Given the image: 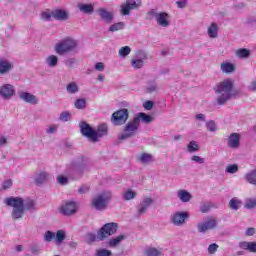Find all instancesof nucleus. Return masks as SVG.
Returning a JSON list of instances; mask_svg holds the SVG:
<instances>
[{
	"label": "nucleus",
	"mask_w": 256,
	"mask_h": 256,
	"mask_svg": "<svg viewBox=\"0 0 256 256\" xmlns=\"http://www.w3.org/2000/svg\"><path fill=\"white\" fill-rule=\"evenodd\" d=\"M233 87L234 82L230 78L225 79L216 85L214 91L217 95L216 101L218 105H225L227 101H231V99H234V97L239 95V92L234 90Z\"/></svg>",
	"instance_id": "nucleus-1"
},
{
	"label": "nucleus",
	"mask_w": 256,
	"mask_h": 256,
	"mask_svg": "<svg viewBox=\"0 0 256 256\" xmlns=\"http://www.w3.org/2000/svg\"><path fill=\"white\" fill-rule=\"evenodd\" d=\"M4 203L8 207H13L12 210V218L13 219H21L23 217V213H25V207L26 209H33L35 207V201L28 200L23 201V198L19 197H9L4 200Z\"/></svg>",
	"instance_id": "nucleus-2"
},
{
	"label": "nucleus",
	"mask_w": 256,
	"mask_h": 256,
	"mask_svg": "<svg viewBox=\"0 0 256 256\" xmlns=\"http://www.w3.org/2000/svg\"><path fill=\"white\" fill-rule=\"evenodd\" d=\"M77 45H79L77 40L67 37L55 45V51L58 55H65V53L75 51Z\"/></svg>",
	"instance_id": "nucleus-3"
},
{
	"label": "nucleus",
	"mask_w": 256,
	"mask_h": 256,
	"mask_svg": "<svg viewBox=\"0 0 256 256\" xmlns=\"http://www.w3.org/2000/svg\"><path fill=\"white\" fill-rule=\"evenodd\" d=\"M139 118H134L132 121L128 122L125 126L124 132L118 136L120 141H125V139H130L133 137L137 131H139Z\"/></svg>",
	"instance_id": "nucleus-4"
},
{
	"label": "nucleus",
	"mask_w": 256,
	"mask_h": 256,
	"mask_svg": "<svg viewBox=\"0 0 256 256\" xmlns=\"http://www.w3.org/2000/svg\"><path fill=\"white\" fill-rule=\"evenodd\" d=\"M110 199L111 192H104L93 199L92 205L97 211H103V209H107V203H109Z\"/></svg>",
	"instance_id": "nucleus-5"
},
{
	"label": "nucleus",
	"mask_w": 256,
	"mask_h": 256,
	"mask_svg": "<svg viewBox=\"0 0 256 256\" xmlns=\"http://www.w3.org/2000/svg\"><path fill=\"white\" fill-rule=\"evenodd\" d=\"M117 223H108L105 224L97 233V239L103 241L106 237H111L117 233Z\"/></svg>",
	"instance_id": "nucleus-6"
},
{
	"label": "nucleus",
	"mask_w": 256,
	"mask_h": 256,
	"mask_svg": "<svg viewBox=\"0 0 256 256\" xmlns=\"http://www.w3.org/2000/svg\"><path fill=\"white\" fill-rule=\"evenodd\" d=\"M129 119V110L121 109L117 112H114L112 115V122L114 125H124Z\"/></svg>",
	"instance_id": "nucleus-7"
},
{
	"label": "nucleus",
	"mask_w": 256,
	"mask_h": 256,
	"mask_svg": "<svg viewBox=\"0 0 256 256\" xmlns=\"http://www.w3.org/2000/svg\"><path fill=\"white\" fill-rule=\"evenodd\" d=\"M79 126L82 135L87 137L89 141H92V143H95V130H93V128H91V126L85 121L80 122Z\"/></svg>",
	"instance_id": "nucleus-8"
},
{
	"label": "nucleus",
	"mask_w": 256,
	"mask_h": 256,
	"mask_svg": "<svg viewBox=\"0 0 256 256\" xmlns=\"http://www.w3.org/2000/svg\"><path fill=\"white\" fill-rule=\"evenodd\" d=\"M150 15L155 18L156 23L160 27H169V14L165 12L157 13L155 10L150 11Z\"/></svg>",
	"instance_id": "nucleus-9"
},
{
	"label": "nucleus",
	"mask_w": 256,
	"mask_h": 256,
	"mask_svg": "<svg viewBox=\"0 0 256 256\" xmlns=\"http://www.w3.org/2000/svg\"><path fill=\"white\" fill-rule=\"evenodd\" d=\"M215 227H217V219L208 217L205 222L198 224L197 229L199 233H207V231L215 229Z\"/></svg>",
	"instance_id": "nucleus-10"
},
{
	"label": "nucleus",
	"mask_w": 256,
	"mask_h": 256,
	"mask_svg": "<svg viewBox=\"0 0 256 256\" xmlns=\"http://www.w3.org/2000/svg\"><path fill=\"white\" fill-rule=\"evenodd\" d=\"M141 7V0H126V3L121 6L122 15H129L133 9Z\"/></svg>",
	"instance_id": "nucleus-11"
},
{
	"label": "nucleus",
	"mask_w": 256,
	"mask_h": 256,
	"mask_svg": "<svg viewBox=\"0 0 256 256\" xmlns=\"http://www.w3.org/2000/svg\"><path fill=\"white\" fill-rule=\"evenodd\" d=\"M189 218V214L187 212H176L171 218V222L178 227L183 225L186 219Z\"/></svg>",
	"instance_id": "nucleus-12"
},
{
	"label": "nucleus",
	"mask_w": 256,
	"mask_h": 256,
	"mask_svg": "<svg viewBox=\"0 0 256 256\" xmlns=\"http://www.w3.org/2000/svg\"><path fill=\"white\" fill-rule=\"evenodd\" d=\"M19 98L22 99V101H25V103H30V105H37L39 103V99L37 96L29 93V92H18Z\"/></svg>",
	"instance_id": "nucleus-13"
},
{
	"label": "nucleus",
	"mask_w": 256,
	"mask_h": 256,
	"mask_svg": "<svg viewBox=\"0 0 256 256\" xmlns=\"http://www.w3.org/2000/svg\"><path fill=\"white\" fill-rule=\"evenodd\" d=\"M0 95L3 99H9L15 95V88L11 84H6L0 87Z\"/></svg>",
	"instance_id": "nucleus-14"
},
{
	"label": "nucleus",
	"mask_w": 256,
	"mask_h": 256,
	"mask_svg": "<svg viewBox=\"0 0 256 256\" xmlns=\"http://www.w3.org/2000/svg\"><path fill=\"white\" fill-rule=\"evenodd\" d=\"M63 215H75L77 213V204L75 202H66L61 207Z\"/></svg>",
	"instance_id": "nucleus-15"
},
{
	"label": "nucleus",
	"mask_w": 256,
	"mask_h": 256,
	"mask_svg": "<svg viewBox=\"0 0 256 256\" xmlns=\"http://www.w3.org/2000/svg\"><path fill=\"white\" fill-rule=\"evenodd\" d=\"M153 204V198L151 197H145L140 202L138 206V213L139 215H143V213H147V209H149V206Z\"/></svg>",
	"instance_id": "nucleus-16"
},
{
	"label": "nucleus",
	"mask_w": 256,
	"mask_h": 256,
	"mask_svg": "<svg viewBox=\"0 0 256 256\" xmlns=\"http://www.w3.org/2000/svg\"><path fill=\"white\" fill-rule=\"evenodd\" d=\"M241 143V135L239 133H232L228 138V147L231 149H238Z\"/></svg>",
	"instance_id": "nucleus-17"
},
{
	"label": "nucleus",
	"mask_w": 256,
	"mask_h": 256,
	"mask_svg": "<svg viewBox=\"0 0 256 256\" xmlns=\"http://www.w3.org/2000/svg\"><path fill=\"white\" fill-rule=\"evenodd\" d=\"M52 17L57 21H67V19H69V14L65 10L57 9L52 11Z\"/></svg>",
	"instance_id": "nucleus-18"
},
{
	"label": "nucleus",
	"mask_w": 256,
	"mask_h": 256,
	"mask_svg": "<svg viewBox=\"0 0 256 256\" xmlns=\"http://www.w3.org/2000/svg\"><path fill=\"white\" fill-rule=\"evenodd\" d=\"M135 119H138L139 125H141V122L144 123L145 125H149V123H153L155 118H153V116H151V115H148L146 113L140 112L135 117Z\"/></svg>",
	"instance_id": "nucleus-19"
},
{
	"label": "nucleus",
	"mask_w": 256,
	"mask_h": 256,
	"mask_svg": "<svg viewBox=\"0 0 256 256\" xmlns=\"http://www.w3.org/2000/svg\"><path fill=\"white\" fill-rule=\"evenodd\" d=\"M98 14L105 23H111L113 21V12H109L107 9L100 8Z\"/></svg>",
	"instance_id": "nucleus-20"
},
{
	"label": "nucleus",
	"mask_w": 256,
	"mask_h": 256,
	"mask_svg": "<svg viewBox=\"0 0 256 256\" xmlns=\"http://www.w3.org/2000/svg\"><path fill=\"white\" fill-rule=\"evenodd\" d=\"M177 197L182 201V203H189L193 196L187 190L180 189L177 191Z\"/></svg>",
	"instance_id": "nucleus-21"
},
{
	"label": "nucleus",
	"mask_w": 256,
	"mask_h": 256,
	"mask_svg": "<svg viewBox=\"0 0 256 256\" xmlns=\"http://www.w3.org/2000/svg\"><path fill=\"white\" fill-rule=\"evenodd\" d=\"M13 69V64L7 61L6 59H0V74L5 75V73H9Z\"/></svg>",
	"instance_id": "nucleus-22"
},
{
	"label": "nucleus",
	"mask_w": 256,
	"mask_h": 256,
	"mask_svg": "<svg viewBox=\"0 0 256 256\" xmlns=\"http://www.w3.org/2000/svg\"><path fill=\"white\" fill-rule=\"evenodd\" d=\"M239 247L240 249H245L250 253H256V242L243 241L239 243Z\"/></svg>",
	"instance_id": "nucleus-23"
},
{
	"label": "nucleus",
	"mask_w": 256,
	"mask_h": 256,
	"mask_svg": "<svg viewBox=\"0 0 256 256\" xmlns=\"http://www.w3.org/2000/svg\"><path fill=\"white\" fill-rule=\"evenodd\" d=\"M49 181V174L47 172H40L35 176L36 185H43V183H47Z\"/></svg>",
	"instance_id": "nucleus-24"
},
{
	"label": "nucleus",
	"mask_w": 256,
	"mask_h": 256,
	"mask_svg": "<svg viewBox=\"0 0 256 256\" xmlns=\"http://www.w3.org/2000/svg\"><path fill=\"white\" fill-rule=\"evenodd\" d=\"M95 143L101 139V137H104V135H107V126L106 124H101L98 126V129L95 130Z\"/></svg>",
	"instance_id": "nucleus-25"
},
{
	"label": "nucleus",
	"mask_w": 256,
	"mask_h": 256,
	"mask_svg": "<svg viewBox=\"0 0 256 256\" xmlns=\"http://www.w3.org/2000/svg\"><path fill=\"white\" fill-rule=\"evenodd\" d=\"M220 69H221L222 73H234L235 64H233L231 62H224V63H221Z\"/></svg>",
	"instance_id": "nucleus-26"
},
{
	"label": "nucleus",
	"mask_w": 256,
	"mask_h": 256,
	"mask_svg": "<svg viewBox=\"0 0 256 256\" xmlns=\"http://www.w3.org/2000/svg\"><path fill=\"white\" fill-rule=\"evenodd\" d=\"M78 8L81 13H85L86 15H91V13H93L95 10L93 4H78Z\"/></svg>",
	"instance_id": "nucleus-27"
},
{
	"label": "nucleus",
	"mask_w": 256,
	"mask_h": 256,
	"mask_svg": "<svg viewBox=\"0 0 256 256\" xmlns=\"http://www.w3.org/2000/svg\"><path fill=\"white\" fill-rule=\"evenodd\" d=\"M138 161L140 163H143L144 165H147L148 163H153V161H155V160L153 159V156L151 154L142 153L138 157Z\"/></svg>",
	"instance_id": "nucleus-28"
},
{
	"label": "nucleus",
	"mask_w": 256,
	"mask_h": 256,
	"mask_svg": "<svg viewBox=\"0 0 256 256\" xmlns=\"http://www.w3.org/2000/svg\"><path fill=\"white\" fill-rule=\"evenodd\" d=\"M219 33V27L217 26V23H212L210 27L208 28V35L211 37V39L217 38V35Z\"/></svg>",
	"instance_id": "nucleus-29"
},
{
	"label": "nucleus",
	"mask_w": 256,
	"mask_h": 256,
	"mask_svg": "<svg viewBox=\"0 0 256 256\" xmlns=\"http://www.w3.org/2000/svg\"><path fill=\"white\" fill-rule=\"evenodd\" d=\"M135 197H137V192L131 189H128L122 193L123 201H131L132 199H135Z\"/></svg>",
	"instance_id": "nucleus-30"
},
{
	"label": "nucleus",
	"mask_w": 256,
	"mask_h": 256,
	"mask_svg": "<svg viewBox=\"0 0 256 256\" xmlns=\"http://www.w3.org/2000/svg\"><path fill=\"white\" fill-rule=\"evenodd\" d=\"M250 55L251 52L245 48L236 50V57H238V59H249Z\"/></svg>",
	"instance_id": "nucleus-31"
},
{
	"label": "nucleus",
	"mask_w": 256,
	"mask_h": 256,
	"mask_svg": "<svg viewBox=\"0 0 256 256\" xmlns=\"http://www.w3.org/2000/svg\"><path fill=\"white\" fill-rule=\"evenodd\" d=\"M143 59H147V56L144 55L142 59H132L131 66L133 67V69H142L143 65H145Z\"/></svg>",
	"instance_id": "nucleus-32"
},
{
	"label": "nucleus",
	"mask_w": 256,
	"mask_h": 256,
	"mask_svg": "<svg viewBox=\"0 0 256 256\" xmlns=\"http://www.w3.org/2000/svg\"><path fill=\"white\" fill-rule=\"evenodd\" d=\"M46 63L48 67H57V63H59V58L55 55H50L46 59Z\"/></svg>",
	"instance_id": "nucleus-33"
},
{
	"label": "nucleus",
	"mask_w": 256,
	"mask_h": 256,
	"mask_svg": "<svg viewBox=\"0 0 256 256\" xmlns=\"http://www.w3.org/2000/svg\"><path fill=\"white\" fill-rule=\"evenodd\" d=\"M246 181L251 185H256V170H252L251 172L245 175Z\"/></svg>",
	"instance_id": "nucleus-34"
},
{
	"label": "nucleus",
	"mask_w": 256,
	"mask_h": 256,
	"mask_svg": "<svg viewBox=\"0 0 256 256\" xmlns=\"http://www.w3.org/2000/svg\"><path fill=\"white\" fill-rule=\"evenodd\" d=\"M124 240H125V235L117 236L115 238L110 239L109 246L117 247V245H119V243H121V241H124Z\"/></svg>",
	"instance_id": "nucleus-35"
},
{
	"label": "nucleus",
	"mask_w": 256,
	"mask_h": 256,
	"mask_svg": "<svg viewBox=\"0 0 256 256\" xmlns=\"http://www.w3.org/2000/svg\"><path fill=\"white\" fill-rule=\"evenodd\" d=\"M66 91H67V93H70V94L73 95V94L79 92V86H77V83L71 82V83H69V84L67 85Z\"/></svg>",
	"instance_id": "nucleus-36"
},
{
	"label": "nucleus",
	"mask_w": 256,
	"mask_h": 256,
	"mask_svg": "<svg viewBox=\"0 0 256 256\" xmlns=\"http://www.w3.org/2000/svg\"><path fill=\"white\" fill-rule=\"evenodd\" d=\"M63 241H65V231L58 230L55 235V242L57 243V245H61Z\"/></svg>",
	"instance_id": "nucleus-37"
},
{
	"label": "nucleus",
	"mask_w": 256,
	"mask_h": 256,
	"mask_svg": "<svg viewBox=\"0 0 256 256\" xmlns=\"http://www.w3.org/2000/svg\"><path fill=\"white\" fill-rule=\"evenodd\" d=\"M188 153H195V151H199V144H197V141L192 140L187 145Z\"/></svg>",
	"instance_id": "nucleus-38"
},
{
	"label": "nucleus",
	"mask_w": 256,
	"mask_h": 256,
	"mask_svg": "<svg viewBox=\"0 0 256 256\" xmlns=\"http://www.w3.org/2000/svg\"><path fill=\"white\" fill-rule=\"evenodd\" d=\"M230 209H233L234 211H237L241 207V200L237 198H232L229 202Z\"/></svg>",
	"instance_id": "nucleus-39"
},
{
	"label": "nucleus",
	"mask_w": 256,
	"mask_h": 256,
	"mask_svg": "<svg viewBox=\"0 0 256 256\" xmlns=\"http://www.w3.org/2000/svg\"><path fill=\"white\" fill-rule=\"evenodd\" d=\"M145 255L146 256H160L161 255V251H159L156 248L149 247V248L145 249Z\"/></svg>",
	"instance_id": "nucleus-40"
},
{
	"label": "nucleus",
	"mask_w": 256,
	"mask_h": 256,
	"mask_svg": "<svg viewBox=\"0 0 256 256\" xmlns=\"http://www.w3.org/2000/svg\"><path fill=\"white\" fill-rule=\"evenodd\" d=\"M130 53H131V47H129V46L121 47L118 52L119 57H122V58L127 57V55H129Z\"/></svg>",
	"instance_id": "nucleus-41"
},
{
	"label": "nucleus",
	"mask_w": 256,
	"mask_h": 256,
	"mask_svg": "<svg viewBox=\"0 0 256 256\" xmlns=\"http://www.w3.org/2000/svg\"><path fill=\"white\" fill-rule=\"evenodd\" d=\"M256 207V198H247L245 201L246 209H254Z\"/></svg>",
	"instance_id": "nucleus-42"
},
{
	"label": "nucleus",
	"mask_w": 256,
	"mask_h": 256,
	"mask_svg": "<svg viewBox=\"0 0 256 256\" xmlns=\"http://www.w3.org/2000/svg\"><path fill=\"white\" fill-rule=\"evenodd\" d=\"M124 27H125V23L118 22L116 24L111 25L109 28V31H111L112 33L115 31H121V29H123Z\"/></svg>",
	"instance_id": "nucleus-43"
},
{
	"label": "nucleus",
	"mask_w": 256,
	"mask_h": 256,
	"mask_svg": "<svg viewBox=\"0 0 256 256\" xmlns=\"http://www.w3.org/2000/svg\"><path fill=\"white\" fill-rule=\"evenodd\" d=\"M237 171H239V166L237 164H229L228 166H226V173H237Z\"/></svg>",
	"instance_id": "nucleus-44"
},
{
	"label": "nucleus",
	"mask_w": 256,
	"mask_h": 256,
	"mask_svg": "<svg viewBox=\"0 0 256 256\" xmlns=\"http://www.w3.org/2000/svg\"><path fill=\"white\" fill-rule=\"evenodd\" d=\"M51 17H53V11L51 12L49 10H46L41 13V19L43 21H51Z\"/></svg>",
	"instance_id": "nucleus-45"
},
{
	"label": "nucleus",
	"mask_w": 256,
	"mask_h": 256,
	"mask_svg": "<svg viewBox=\"0 0 256 256\" xmlns=\"http://www.w3.org/2000/svg\"><path fill=\"white\" fill-rule=\"evenodd\" d=\"M76 109H85L87 107V101L85 99H78L75 102Z\"/></svg>",
	"instance_id": "nucleus-46"
},
{
	"label": "nucleus",
	"mask_w": 256,
	"mask_h": 256,
	"mask_svg": "<svg viewBox=\"0 0 256 256\" xmlns=\"http://www.w3.org/2000/svg\"><path fill=\"white\" fill-rule=\"evenodd\" d=\"M53 239H55V233H54V232L47 231V232L44 234V240H45L47 243H50V241H53Z\"/></svg>",
	"instance_id": "nucleus-47"
},
{
	"label": "nucleus",
	"mask_w": 256,
	"mask_h": 256,
	"mask_svg": "<svg viewBox=\"0 0 256 256\" xmlns=\"http://www.w3.org/2000/svg\"><path fill=\"white\" fill-rule=\"evenodd\" d=\"M206 127L208 131L215 132L217 131V125L215 124V121L210 120L206 123Z\"/></svg>",
	"instance_id": "nucleus-48"
},
{
	"label": "nucleus",
	"mask_w": 256,
	"mask_h": 256,
	"mask_svg": "<svg viewBox=\"0 0 256 256\" xmlns=\"http://www.w3.org/2000/svg\"><path fill=\"white\" fill-rule=\"evenodd\" d=\"M210 209H211V203L209 202H205L200 206L201 213H207L209 212Z\"/></svg>",
	"instance_id": "nucleus-49"
},
{
	"label": "nucleus",
	"mask_w": 256,
	"mask_h": 256,
	"mask_svg": "<svg viewBox=\"0 0 256 256\" xmlns=\"http://www.w3.org/2000/svg\"><path fill=\"white\" fill-rule=\"evenodd\" d=\"M96 256H111V250L99 249L96 252Z\"/></svg>",
	"instance_id": "nucleus-50"
},
{
	"label": "nucleus",
	"mask_w": 256,
	"mask_h": 256,
	"mask_svg": "<svg viewBox=\"0 0 256 256\" xmlns=\"http://www.w3.org/2000/svg\"><path fill=\"white\" fill-rule=\"evenodd\" d=\"M60 121H71V113L62 112L59 117Z\"/></svg>",
	"instance_id": "nucleus-51"
},
{
	"label": "nucleus",
	"mask_w": 256,
	"mask_h": 256,
	"mask_svg": "<svg viewBox=\"0 0 256 256\" xmlns=\"http://www.w3.org/2000/svg\"><path fill=\"white\" fill-rule=\"evenodd\" d=\"M218 249H219V245H217L216 243H213V244L209 245L208 253L210 255H213V253H215Z\"/></svg>",
	"instance_id": "nucleus-52"
},
{
	"label": "nucleus",
	"mask_w": 256,
	"mask_h": 256,
	"mask_svg": "<svg viewBox=\"0 0 256 256\" xmlns=\"http://www.w3.org/2000/svg\"><path fill=\"white\" fill-rule=\"evenodd\" d=\"M57 181L60 185H67V183H69V180L67 179V177L63 176V175H59L57 177Z\"/></svg>",
	"instance_id": "nucleus-53"
},
{
	"label": "nucleus",
	"mask_w": 256,
	"mask_h": 256,
	"mask_svg": "<svg viewBox=\"0 0 256 256\" xmlns=\"http://www.w3.org/2000/svg\"><path fill=\"white\" fill-rule=\"evenodd\" d=\"M154 91H157V83L151 82V83L148 84V86H147V92H148V93H153Z\"/></svg>",
	"instance_id": "nucleus-54"
},
{
	"label": "nucleus",
	"mask_w": 256,
	"mask_h": 256,
	"mask_svg": "<svg viewBox=\"0 0 256 256\" xmlns=\"http://www.w3.org/2000/svg\"><path fill=\"white\" fill-rule=\"evenodd\" d=\"M85 239H86V243H93L95 242V239H97V236H95V234L93 233H88Z\"/></svg>",
	"instance_id": "nucleus-55"
},
{
	"label": "nucleus",
	"mask_w": 256,
	"mask_h": 256,
	"mask_svg": "<svg viewBox=\"0 0 256 256\" xmlns=\"http://www.w3.org/2000/svg\"><path fill=\"white\" fill-rule=\"evenodd\" d=\"M153 105H154L153 101H146L143 103V107L147 111H151V109H153Z\"/></svg>",
	"instance_id": "nucleus-56"
},
{
	"label": "nucleus",
	"mask_w": 256,
	"mask_h": 256,
	"mask_svg": "<svg viewBox=\"0 0 256 256\" xmlns=\"http://www.w3.org/2000/svg\"><path fill=\"white\" fill-rule=\"evenodd\" d=\"M192 161H195V163H199L200 165H203L205 163V159L201 158L200 156H192Z\"/></svg>",
	"instance_id": "nucleus-57"
},
{
	"label": "nucleus",
	"mask_w": 256,
	"mask_h": 256,
	"mask_svg": "<svg viewBox=\"0 0 256 256\" xmlns=\"http://www.w3.org/2000/svg\"><path fill=\"white\" fill-rule=\"evenodd\" d=\"M95 69L96 71H105V65L103 64V62H98L95 65Z\"/></svg>",
	"instance_id": "nucleus-58"
},
{
	"label": "nucleus",
	"mask_w": 256,
	"mask_h": 256,
	"mask_svg": "<svg viewBox=\"0 0 256 256\" xmlns=\"http://www.w3.org/2000/svg\"><path fill=\"white\" fill-rule=\"evenodd\" d=\"M13 185V181L12 180H6L3 182V189H9L11 188V186Z\"/></svg>",
	"instance_id": "nucleus-59"
},
{
	"label": "nucleus",
	"mask_w": 256,
	"mask_h": 256,
	"mask_svg": "<svg viewBox=\"0 0 256 256\" xmlns=\"http://www.w3.org/2000/svg\"><path fill=\"white\" fill-rule=\"evenodd\" d=\"M179 9H184V7H187V0H180L176 2Z\"/></svg>",
	"instance_id": "nucleus-60"
},
{
	"label": "nucleus",
	"mask_w": 256,
	"mask_h": 256,
	"mask_svg": "<svg viewBox=\"0 0 256 256\" xmlns=\"http://www.w3.org/2000/svg\"><path fill=\"white\" fill-rule=\"evenodd\" d=\"M248 91L255 92L256 91V80H252L250 85L248 86Z\"/></svg>",
	"instance_id": "nucleus-61"
},
{
	"label": "nucleus",
	"mask_w": 256,
	"mask_h": 256,
	"mask_svg": "<svg viewBox=\"0 0 256 256\" xmlns=\"http://www.w3.org/2000/svg\"><path fill=\"white\" fill-rule=\"evenodd\" d=\"M87 191H89V186L87 185L81 186L78 190L79 193H87Z\"/></svg>",
	"instance_id": "nucleus-62"
},
{
	"label": "nucleus",
	"mask_w": 256,
	"mask_h": 256,
	"mask_svg": "<svg viewBox=\"0 0 256 256\" xmlns=\"http://www.w3.org/2000/svg\"><path fill=\"white\" fill-rule=\"evenodd\" d=\"M246 235L248 237H252V235H255V228H248L246 231Z\"/></svg>",
	"instance_id": "nucleus-63"
},
{
	"label": "nucleus",
	"mask_w": 256,
	"mask_h": 256,
	"mask_svg": "<svg viewBox=\"0 0 256 256\" xmlns=\"http://www.w3.org/2000/svg\"><path fill=\"white\" fill-rule=\"evenodd\" d=\"M57 131V126L55 125H51L48 129H47V133H55Z\"/></svg>",
	"instance_id": "nucleus-64"
}]
</instances>
